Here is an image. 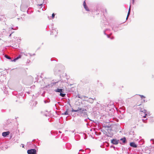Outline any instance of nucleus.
I'll use <instances>...</instances> for the list:
<instances>
[{
    "label": "nucleus",
    "instance_id": "27",
    "mask_svg": "<svg viewBox=\"0 0 154 154\" xmlns=\"http://www.w3.org/2000/svg\"><path fill=\"white\" fill-rule=\"evenodd\" d=\"M143 122H145V120H143Z\"/></svg>",
    "mask_w": 154,
    "mask_h": 154
},
{
    "label": "nucleus",
    "instance_id": "2",
    "mask_svg": "<svg viewBox=\"0 0 154 154\" xmlns=\"http://www.w3.org/2000/svg\"><path fill=\"white\" fill-rule=\"evenodd\" d=\"M28 154H36V151L35 149L28 150L27 151Z\"/></svg>",
    "mask_w": 154,
    "mask_h": 154
},
{
    "label": "nucleus",
    "instance_id": "6",
    "mask_svg": "<svg viewBox=\"0 0 154 154\" xmlns=\"http://www.w3.org/2000/svg\"><path fill=\"white\" fill-rule=\"evenodd\" d=\"M130 146L134 148H136L137 146V145L134 142H131L130 144Z\"/></svg>",
    "mask_w": 154,
    "mask_h": 154
},
{
    "label": "nucleus",
    "instance_id": "13",
    "mask_svg": "<svg viewBox=\"0 0 154 154\" xmlns=\"http://www.w3.org/2000/svg\"><path fill=\"white\" fill-rule=\"evenodd\" d=\"M21 53L24 54V55L26 56H28L29 55L31 56V54L29 53Z\"/></svg>",
    "mask_w": 154,
    "mask_h": 154
},
{
    "label": "nucleus",
    "instance_id": "9",
    "mask_svg": "<svg viewBox=\"0 0 154 154\" xmlns=\"http://www.w3.org/2000/svg\"><path fill=\"white\" fill-rule=\"evenodd\" d=\"M58 84H59L60 85V88H63V87H62L63 85H62V82L61 81H58L57 82Z\"/></svg>",
    "mask_w": 154,
    "mask_h": 154
},
{
    "label": "nucleus",
    "instance_id": "12",
    "mask_svg": "<svg viewBox=\"0 0 154 154\" xmlns=\"http://www.w3.org/2000/svg\"><path fill=\"white\" fill-rule=\"evenodd\" d=\"M120 140L122 141L123 143H125L126 141V138L124 137L123 138H121L120 139Z\"/></svg>",
    "mask_w": 154,
    "mask_h": 154
},
{
    "label": "nucleus",
    "instance_id": "8",
    "mask_svg": "<svg viewBox=\"0 0 154 154\" xmlns=\"http://www.w3.org/2000/svg\"><path fill=\"white\" fill-rule=\"evenodd\" d=\"M62 89L57 88V89L55 90L54 91L56 92H62Z\"/></svg>",
    "mask_w": 154,
    "mask_h": 154
},
{
    "label": "nucleus",
    "instance_id": "22",
    "mask_svg": "<svg viewBox=\"0 0 154 154\" xmlns=\"http://www.w3.org/2000/svg\"><path fill=\"white\" fill-rule=\"evenodd\" d=\"M141 97V98H145V96H144L143 95H139Z\"/></svg>",
    "mask_w": 154,
    "mask_h": 154
},
{
    "label": "nucleus",
    "instance_id": "30",
    "mask_svg": "<svg viewBox=\"0 0 154 154\" xmlns=\"http://www.w3.org/2000/svg\"><path fill=\"white\" fill-rule=\"evenodd\" d=\"M133 0V3H134V0Z\"/></svg>",
    "mask_w": 154,
    "mask_h": 154
},
{
    "label": "nucleus",
    "instance_id": "28",
    "mask_svg": "<svg viewBox=\"0 0 154 154\" xmlns=\"http://www.w3.org/2000/svg\"><path fill=\"white\" fill-rule=\"evenodd\" d=\"M79 151H83V150L82 149H80L79 150Z\"/></svg>",
    "mask_w": 154,
    "mask_h": 154
},
{
    "label": "nucleus",
    "instance_id": "23",
    "mask_svg": "<svg viewBox=\"0 0 154 154\" xmlns=\"http://www.w3.org/2000/svg\"><path fill=\"white\" fill-rule=\"evenodd\" d=\"M21 55H19V56L18 57H17V58H18V59L21 57Z\"/></svg>",
    "mask_w": 154,
    "mask_h": 154
},
{
    "label": "nucleus",
    "instance_id": "5",
    "mask_svg": "<svg viewBox=\"0 0 154 154\" xmlns=\"http://www.w3.org/2000/svg\"><path fill=\"white\" fill-rule=\"evenodd\" d=\"M94 100H95V98H94V99H93L91 98H89L88 100H85L88 102H89L91 103H92L94 102Z\"/></svg>",
    "mask_w": 154,
    "mask_h": 154
},
{
    "label": "nucleus",
    "instance_id": "21",
    "mask_svg": "<svg viewBox=\"0 0 154 154\" xmlns=\"http://www.w3.org/2000/svg\"><path fill=\"white\" fill-rule=\"evenodd\" d=\"M83 5L84 6V7H85L86 6V3L85 1H84L83 3Z\"/></svg>",
    "mask_w": 154,
    "mask_h": 154
},
{
    "label": "nucleus",
    "instance_id": "25",
    "mask_svg": "<svg viewBox=\"0 0 154 154\" xmlns=\"http://www.w3.org/2000/svg\"><path fill=\"white\" fill-rule=\"evenodd\" d=\"M42 5V4H40V5H38L39 6H41Z\"/></svg>",
    "mask_w": 154,
    "mask_h": 154
},
{
    "label": "nucleus",
    "instance_id": "14",
    "mask_svg": "<svg viewBox=\"0 0 154 154\" xmlns=\"http://www.w3.org/2000/svg\"><path fill=\"white\" fill-rule=\"evenodd\" d=\"M5 57L6 58L8 59H9V60H10L11 59V58L9 57L7 55H5Z\"/></svg>",
    "mask_w": 154,
    "mask_h": 154
},
{
    "label": "nucleus",
    "instance_id": "4",
    "mask_svg": "<svg viewBox=\"0 0 154 154\" xmlns=\"http://www.w3.org/2000/svg\"><path fill=\"white\" fill-rule=\"evenodd\" d=\"M10 132L9 131L4 132L2 133V136L4 137H6L7 135H9Z\"/></svg>",
    "mask_w": 154,
    "mask_h": 154
},
{
    "label": "nucleus",
    "instance_id": "10",
    "mask_svg": "<svg viewBox=\"0 0 154 154\" xmlns=\"http://www.w3.org/2000/svg\"><path fill=\"white\" fill-rule=\"evenodd\" d=\"M130 10H131V6L130 5V7H129V11H128V14H127V18H126V19H127L128 18V16H129V15L130 14Z\"/></svg>",
    "mask_w": 154,
    "mask_h": 154
},
{
    "label": "nucleus",
    "instance_id": "1",
    "mask_svg": "<svg viewBox=\"0 0 154 154\" xmlns=\"http://www.w3.org/2000/svg\"><path fill=\"white\" fill-rule=\"evenodd\" d=\"M77 112L80 114L83 113L84 112L86 111V109L84 108H80L79 107L77 109Z\"/></svg>",
    "mask_w": 154,
    "mask_h": 154
},
{
    "label": "nucleus",
    "instance_id": "31",
    "mask_svg": "<svg viewBox=\"0 0 154 154\" xmlns=\"http://www.w3.org/2000/svg\"><path fill=\"white\" fill-rule=\"evenodd\" d=\"M143 102H145V100H143Z\"/></svg>",
    "mask_w": 154,
    "mask_h": 154
},
{
    "label": "nucleus",
    "instance_id": "20",
    "mask_svg": "<svg viewBox=\"0 0 154 154\" xmlns=\"http://www.w3.org/2000/svg\"><path fill=\"white\" fill-rule=\"evenodd\" d=\"M54 16H55V14L54 13H53L52 15V18H54Z\"/></svg>",
    "mask_w": 154,
    "mask_h": 154
},
{
    "label": "nucleus",
    "instance_id": "11",
    "mask_svg": "<svg viewBox=\"0 0 154 154\" xmlns=\"http://www.w3.org/2000/svg\"><path fill=\"white\" fill-rule=\"evenodd\" d=\"M78 98H81V99H83V98H85L86 97H87L85 96H81L79 95H78Z\"/></svg>",
    "mask_w": 154,
    "mask_h": 154
},
{
    "label": "nucleus",
    "instance_id": "24",
    "mask_svg": "<svg viewBox=\"0 0 154 154\" xmlns=\"http://www.w3.org/2000/svg\"><path fill=\"white\" fill-rule=\"evenodd\" d=\"M55 31H55V30H53L52 31V33H53V32H55Z\"/></svg>",
    "mask_w": 154,
    "mask_h": 154
},
{
    "label": "nucleus",
    "instance_id": "26",
    "mask_svg": "<svg viewBox=\"0 0 154 154\" xmlns=\"http://www.w3.org/2000/svg\"><path fill=\"white\" fill-rule=\"evenodd\" d=\"M107 37L108 38H109V36L108 35H107Z\"/></svg>",
    "mask_w": 154,
    "mask_h": 154
},
{
    "label": "nucleus",
    "instance_id": "29",
    "mask_svg": "<svg viewBox=\"0 0 154 154\" xmlns=\"http://www.w3.org/2000/svg\"><path fill=\"white\" fill-rule=\"evenodd\" d=\"M126 154H129V153H128V152H127L126 151Z\"/></svg>",
    "mask_w": 154,
    "mask_h": 154
},
{
    "label": "nucleus",
    "instance_id": "17",
    "mask_svg": "<svg viewBox=\"0 0 154 154\" xmlns=\"http://www.w3.org/2000/svg\"><path fill=\"white\" fill-rule=\"evenodd\" d=\"M63 114L64 115H68V113L67 111L65 112L64 113H63Z\"/></svg>",
    "mask_w": 154,
    "mask_h": 154
},
{
    "label": "nucleus",
    "instance_id": "18",
    "mask_svg": "<svg viewBox=\"0 0 154 154\" xmlns=\"http://www.w3.org/2000/svg\"><path fill=\"white\" fill-rule=\"evenodd\" d=\"M77 110H74L73 109H72V112H77Z\"/></svg>",
    "mask_w": 154,
    "mask_h": 154
},
{
    "label": "nucleus",
    "instance_id": "16",
    "mask_svg": "<svg viewBox=\"0 0 154 154\" xmlns=\"http://www.w3.org/2000/svg\"><path fill=\"white\" fill-rule=\"evenodd\" d=\"M84 8L86 11H89V10L88 8L86 6H85V7H84Z\"/></svg>",
    "mask_w": 154,
    "mask_h": 154
},
{
    "label": "nucleus",
    "instance_id": "3",
    "mask_svg": "<svg viewBox=\"0 0 154 154\" xmlns=\"http://www.w3.org/2000/svg\"><path fill=\"white\" fill-rule=\"evenodd\" d=\"M119 140L116 139H113L111 140V143L112 144L115 145H117L119 143Z\"/></svg>",
    "mask_w": 154,
    "mask_h": 154
},
{
    "label": "nucleus",
    "instance_id": "19",
    "mask_svg": "<svg viewBox=\"0 0 154 154\" xmlns=\"http://www.w3.org/2000/svg\"><path fill=\"white\" fill-rule=\"evenodd\" d=\"M17 59H18V58H16L14 59L13 60H12V61L15 62Z\"/></svg>",
    "mask_w": 154,
    "mask_h": 154
},
{
    "label": "nucleus",
    "instance_id": "33",
    "mask_svg": "<svg viewBox=\"0 0 154 154\" xmlns=\"http://www.w3.org/2000/svg\"><path fill=\"white\" fill-rule=\"evenodd\" d=\"M1 40V39L0 38V40Z\"/></svg>",
    "mask_w": 154,
    "mask_h": 154
},
{
    "label": "nucleus",
    "instance_id": "32",
    "mask_svg": "<svg viewBox=\"0 0 154 154\" xmlns=\"http://www.w3.org/2000/svg\"><path fill=\"white\" fill-rule=\"evenodd\" d=\"M11 29H14L13 28H11Z\"/></svg>",
    "mask_w": 154,
    "mask_h": 154
},
{
    "label": "nucleus",
    "instance_id": "7",
    "mask_svg": "<svg viewBox=\"0 0 154 154\" xmlns=\"http://www.w3.org/2000/svg\"><path fill=\"white\" fill-rule=\"evenodd\" d=\"M140 112L144 113L145 114V116H143V117L144 118H146V116L147 115V113H148V112H147V111L146 109H143V110L141 111Z\"/></svg>",
    "mask_w": 154,
    "mask_h": 154
},
{
    "label": "nucleus",
    "instance_id": "15",
    "mask_svg": "<svg viewBox=\"0 0 154 154\" xmlns=\"http://www.w3.org/2000/svg\"><path fill=\"white\" fill-rule=\"evenodd\" d=\"M66 94H64L62 93H60V95L62 96V97H65Z\"/></svg>",
    "mask_w": 154,
    "mask_h": 154
}]
</instances>
